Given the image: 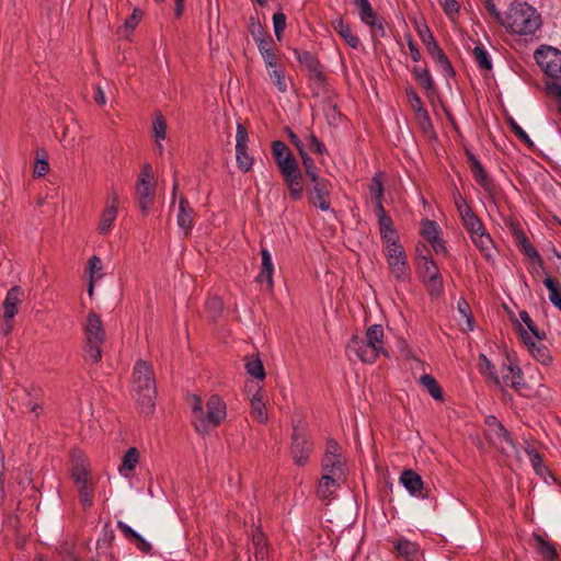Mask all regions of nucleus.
Instances as JSON below:
<instances>
[{
  "label": "nucleus",
  "mask_w": 561,
  "mask_h": 561,
  "mask_svg": "<svg viewBox=\"0 0 561 561\" xmlns=\"http://www.w3.org/2000/svg\"><path fill=\"white\" fill-rule=\"evenodd\" d=\"M188 402L192 410V424L199 434H208L220 426L227 417V404L218 394H211L205 405L196 394H191Z\"/></svg>",
  "instance_id": "f257e3e1"
},
{
  "label": "nucleus",
  "mask_w": 561,
  "mask_h": 561,
  "mask_svg": "<svg viewBox=\"0 0 561 561\" xmlns=\"http://www.w3.org/2000/svg\"><path fill=\"white\" fill-rule=\"evenodd\" d=\"M346 348L350 354L366 364H374L380 355L389 357L385 330L380 324L369 325L363 335H353Z\"/></svg>",
  "instance_id": "f03ea898"
},
{
  "label": "nucleus",
  "mask_w": 561,
  "mask_h": 561,
  "mask_svg": "<svg viewBox=\"0 0 561 561\" xmlns=\"http://www.w3.org/2000/svg\"><path fill=\"white\" fill-rule=\"evenodd\" d=\"M502 24L512 33L530 35L540 27L541 16L527 2H513L502 20Z\"/></svg>",
  "instance_id": "7ed1b4c3"
},
{
  "label": "nucleus",
  "mask_w": 561,
  "mask_h": 561,
  "mask_svg": "<svg viewBox=\"0 0 561 561\" xmlns=\"http://www.w3.org/2000/svg\"><path fill=\"white\" fill-rule=\"evenodd\" d=\"M133 392L141 411L149 414L154 409L156 381L151 367L145 360H138L133 371Z\"/></svg>",
  "instance_id": "20e7f679"
},
{
  "label": "nucleus",
  "mask_w": 561,
  "mask_h": 561,
  "mask_svg": "<svg viewBox=\"0 0 561 561\" xmlns=\"http://www.w3.org/2000/svg\"><path fill=\"white\" fill-rule=\"evenodd\" d=\"M83 330L87 359L91 363H98L102 358V346L105 341V331L100 317L94 312H90L85 319Z\"/></svg>",
  "instance_id": "39448f33"
},
{
  "label": "nucleus",
  "mask_w": 561,
  "mask_h": 561,
  "mask_svg": "<svg viewBox=\"0 0 561 561\" xmlns=\"http://www.w3.org/2000/svg\"><path fill=\"white\" fill-rule=\"evenodd\" d=\"M135 194L140 210L142 214L147 215L156 196V181L150 163H145L141 167L135 188Z\"/></svg>",
  "instance_id": "423d86ee"
},
{
  "label": "nucleus",
  "mask_w": 561,
  "mask_h": 561,
  "mask_svg": "<svg viewBox=\"0 0 561 561\" xmlns=\"http://www.w3.org/2000/svg\"><path fill=\"white\" fill-rule=\"evenodd\" d=\"M485 435L486 438L499 448V450L507 457L518 456V451L513 443L512 437L504 426L493 415L485 417Z\"/></svg>",
  "instance_id": "0eeeda50"
},
{
  "label": "nucleus",
  "mask_w": 561,
  "mask_h": 561,
  "mask_svg": "<svg viewBox=\"0 0 561 561\" xmlns=\"http://www.w3.org/2000/svg\"><path fill=\"white\" fill-rule=\"evenodd\" d=\"M323 473L336 476L337 479H345L346 459L342 447L334 440L328 439L322 459Z\"/></svg>",
  "instance_id": "6e6552de"
},
{
  "label": "nucleus",
  "mask_w": 561,
  "mask_h": 561,
  "mask_svg": "<svg viewBox=\"0 0 561 561\" xmlns=\"http://www.w3.org/2000/svg\"><path fill=\"white\" fill-rule=\"evenodd\" d=\"M383 254L391 274L397 279H405L408 276V257L400 242L383 245Z\"/></svg>",
  "instance_id": "1a4fd4ad"
},
{
  "label": "nucleus",
  "mask_w": 561,
  "mask_h": 561,
  "mask_svg": "<svg viewBox=\"0 0 561 561\" xmlns=\"http://www.w3.org/2000/svg\"><path fill=\"white\" fill-rule=\"evenodd\" d=\"M540 69L551 79L561 78V51L551 46H542L535 53Z\"/></svg>",
  "instance_id": "9d476101"
},
{
  "label": "nucleus",
  "mask_w": 561,
  "mask_h": 561,
  "mask_svg": "<svg viewBox=\"0 0 561 561\" xmlns=\"http://www.w3.org/2000/svg\"><path fill=\"white\" fill-rule=\"evenodd\" d=\"M119 197L117 192L112 191L104 201V207L99 216L98 232L107 236L112 232L118 215Z\"/></svg>",
  "instance_id": "9b49d317"
},
{
  "label": "nucleus",
  "mask_w": 561,
  "mask_h": 561,
  "mask_svg": "<svg viewBox=\"0 0 561 561\" xmlns=\"http://www.w3.org/2000/svg\"><path fill=\"white\" fill-rule=\"evenodd\" d=\"M501 388L510 387L515 391L526 394L527 385L524 381L522 369L513 359L507 357V363H504L501 371Z\"/></svg>",
  "instance_id": "f8f14e48"
},
{
  "label": "nucleus",
  "mask_w": 561,
  "mask_h": 561,
  "mask_svg": "<svg viewBox=\"0 0 561 561\" xmlns=\"http://www.w3.org/2000/svg\"><path fill=\"white\" fill-rule=\"evenodd\" d=\"M354 5L360 21L370 27L371 36L374 38L382 37L385 35L382 21L377 16L370 2L368 0H354Z\"/></svg>",
  "instance_id": "ddd939ff"
},
{
  "label": "nucleus",
  "mask_w": 561,
  "mask_h": 561,
  "mask_svg": "<svg viewBox=\"0 0 561 561\" xmlns=\"http://www.w3.org/2000/svg\"><path fill=\"white\" fill-rule=\"evenodd\" d=\"M272 151L282 175L299 170L298 162L285 142L280 140L273 141Z\"/></svg>",
  "instance_id": "4468645a"
},
{
  "label": "nucleus",
  "mask_w": 561,
  "mask_h": 561,
  "mask_svg": "<svg viewBox=\"0 0 561 561\" xmlns=\"http://www.w3.org/2000/svg\"><path fill=\"white\" fill-rule=\"evenodd\" d=\"M312 444L305 432L298 427L293 431L291 455L297 466H305L309 460Z\"/></svg>",
  "instance_id": "2eb2a0df"
},
{
  "label": "nucleus",
  "mask_w": 561,
  "mask_h": 561,
  "mask_svg": "<svg viewBox=\"0 0 561 561\" xmlns=\"http://www.w3.org/2000/svg\"><path fill=\"white\" fill-rule=\"evenodd\" d=\"M399 482L413 497L424 500L430 496L422 477L412 469L403 470L400 474Z\"/></svg>",
  "instance_id": "dca6fc26"
},
{
  "label": "nucleus",
  "mask_w": 561,
  "mask_h": 561,
  "mask_svg": "<svg viewBox=\"0 0 561 561\" xmlns=\"http://www.w3.org/2000/svg\"><path fill=\"white\" fill-rule=\"evenodd\" d=\"M421 234L432 245L437 254H446V245L440 238L442 230L439 226L430 219H423L421 222Z\"/></svg>",
  "instance_id": "f3484780"
},
{
  "label": "nucleus",
  "mask_w": 561,
  "mask_h": 561,
  "mask_svg": "<svg viewBox=\"0 0 561 561\" xmlns=\"http://www.w3.org/2000/svg\"><path fill=\"white\" fill-rule=\"evenodd\" d=\"M520 337L536 360L542 365H549L552 362V357L548 347L543 344V340L530 336L527 330L524 329H520Z\"/></svg>",
  "instance_id": "a211bd4d"
},
{
  "label": "nucleus",
  "mask_w": 561,
  "mask_h": 561,
  "mask_svg": "<svg viewBox=\"0 0 561 561\" xmlns=\"http://www.w3.org/2000/svg\"><path fill=\"white\" fill-rule=\"evenodd\" d=\"M311 182L313 186L309 193L310 203L322 211L330 210L331 203L329 201L330 191L328 181L318 179Z\"/></svg>",
  "instance_id": "6ab92c4d"
},
{
  "label": "nucleus",
  "mask_w": 561,
  "mask_h": 561,
  "mask_svg": "<svg viewBox=\"0 0 561 561\" xmlns=\"http://www.w3.org/2000/svg\"><path fill=\"white\" fill-rule=\"evenodd\" d=\"M376 215L378 218L379 233L382 244L400 242L398 231L393 226V220L386 213L385 208L380 207L379 210H376Z\"/></svg>",
  "instance_id": "aec40b11"
},
{
  "label": "nucleus",
  "mask_w": 561,
  "mask_h": 561,
  "mask_svg": "<svg viewBox=\"0 0 561 561\" xmlns=\"http://www.w3.org/2000/svg\"><path fill=\"white\" fill-rule=\"evenodd\" d=\"M247 391L250 396L251 415L259 423L267 421V412L263 401L262 389L257 385H248Z\"/></svg>",
  "instance_id": "412c9836"
},
{
  "label": "nucleus",
  "mask_w": 561,
  "mask_h": 561,
  "mask_svg": "<svg viewBox=\"0 0 561 561\" xmlns=\"http://www.w3.org/2000/svg\"><path fill=\"white\" fill-rule=\"evenodd\" d=\"M274 271L275 267L271 252L266 248L261 247V270L255 279L259 284H264L268 291H272L274 287Z\"/></svg>",
  "instance_id": "4be33fe9"
},
{
  "label": "nucleus",
  "mask_w": 561,
  "mask_h": 561,
  "mask_svg": "<svg viewBox=\"0 0 561 561\" xmlns=\"http://www.w3.org/2000/svg\"><path fill=\"white\" fill-rule=\"evenodd\" d=\"M24 298V291L20 286L11 287L2 304L3 317L5 320H12L19 311V306Z\"/></svg>",
  "instance_id": "5701e85b"
},
{
  "label": "nucleus",
  "mask_w": 561,
  "mask_h": 561,
  "mask_svg": "<svg viewBox=\"0 0 561 561\" xmlns=\"http://www.w3.org/2000/svg\"><path fill=\"white\" fill-rule=\"evenodd\" d=\"M72 461V478L77 488L91 484L89 478V462L85 457L80 451H73Z\"/></svg>",
  "instance_id": "b1692460"
},
{
  "label": "nucleus",
  "mask_w": 561,
  "mask_h": 561,
  "mask_svg": "<svg viewBox=\"0 0 561 561\" xmlns=\"http://www.w3.org/2000/svg\"><path fill=\"white\" fill-rule=\"evenodd\" d=\"M393 550L404 561H420L421 553L419 546L405 538H398L393 541Z\"/></svg>",
  "instance_id": "393cba45"
},
{
  "label": "nucleus",
  "mask_w": 561,
  "mask_h": 561,
  "mask_svg": "<svg viewBox=\"0 0 561 561\" xmlns=\"http://www.w3.org/2000/svg\"><path fill=\"white\" fill-rule=\"evenodd\" d=\"M417 264L424 278L434 285L439 284V271L436 263L425 254L417 255Z\"/></svg>",
  "instance_id": "a878e982"
},
{
  "label": "nucleus",
  "mask_w": 561,
  "mask_h": 561,
  "mask_svg": "<svg viewBox=\"0 0 561 561\" xmlns=\"http://www.w3.org/2000/svg\"><path fill=\"white\" fill-rule=\"evenodd\" d=\"M344 480L330 473H323L317 490L318 496L322 500L330 499Z\"/></svg>",
  "instance_id": "bb28decb"
},
{
  "label": "nucleus",
  "mask_w": 561,
  "mask_h": 561,
  "mask_svg": "<svg viewBox=\"0 0 561 561\" xmlns=\"http://www.w3.org/2000/svg\"><path fill=\"white\" fill-rule=\"evenodd\" d=\"M176 219L180 229L187 234L193 227V208L183 196H181L179 201V213Z\"/></svg>",
  "instance_id": "cd10ccee"
},
{
  "label": "nucleus",
  "mask_w": 561,
  "mask_h": 561,
  "mask_svg": "<svg viewBox=\"0 0 561 561\" xmlns=\"http://www.w3.org/2000/svg\"><path fill=\"white\" fill-rule=\"evenodd\" d=\"M431 57L434 59L438 68L448 77L454 76L453 66L447 58L446 54L439 47L438 43H431V46L426 48Z\"/></svg>",
  "instance_id": "c85d7f7f"
},
{
  "label": "nucleus",
  "mask_w": 561,
  "mask_h": 561,
  "mask_svg": "<svg viewBox=\"0 0 561 561\" xmlns=\"http://www.w3.org/2000/svg\"><path fill=\"white\" fill-rule=\"evenodd\" d=\"M284 181L288 187L289 195L294 201H299L302 197V174L300 170L289 172L283 175Z\"/></svg>",
  "instance_id": "c756f323"
},
{
  "label": "nucleus",
  "mask_w": 561,
  "mask_h": 561,
  "mask_svg": "<svg viewBox=\"0 0 561 561\" xmlns=\"http://www.w3.org/2000/svg\"><path fill=\"white\" fill-rule=\"evenodd\" d=\"M332 26L334 31L350 45L352 48L357 49L360 46V41L357 35H355L348 24H346L342 19H336L332 22Z\"/></svg>",
  "instance_id": "7c9ffc66"
},
{
  "label": "nucleus",
  "mask_w": 561,
  "mask_h": 561,
  "mask_svg": "<svg viewBox=\"0 0 561 561\" xmlns=\"http://www.w3.org/2000/svg\"><path fill=\"white\" fill-rule=\"evenodd\" d=\"M470 239L486 260H491L493 257V240L486 230L480 231V233L471 237Z\"/></svg>",
  "instance_id": "2f4dec72"
},
{
  "label": "nucleus",
  "mask_w": 561,
  "mask_h": 561,
  "mask_svg": "<svg viewBox=\"0 0 561 561\" xmlns=\"http://www.w3.org/2000/svg\"><path fill=\"white\" fill-rule=\"evenodd\" d=\"M534 547L545 561H557L558 556L553 545L546 541L540 535H533Z\"/></svg>",
  "instance_id": "473e14b6"
},
{
  "label": "nucleus",
  "mask_w": 561,
  "mask_h": 561,
  "mask_svg": "<svg viewBox=\"0 0 561 561\" xmlns=\"http://www.w3.org/2000/svg\"><path fill=\"white\" fill-rule=\"evenodd\" d=\"M266 72L271 82L276 87L279 93H286L288 91L289 79L283 66L268 69Z\"/></svg>",
  "instance_id": "72a5a7b5"
},
{
  "label": "nucleus",
  "mask_w": 561,
  "mask_h": 561,
  "mask_svg": "<svg viewBox=\"0 0 561 561\" xmlns=\"http://www.w3.org/2000/svg\"><path fill=\"white\" fill-rule=\"evenodd\" d=\"M117 528L123 533V535L129 539L134 540L137 545V548L144 552H148L151 549V545L146 541L137 531H135L130 526L126 523L118 520Z\"/></svg>",
  "instance_id": "f704fd0d"
},
{
  "label": "nucleus",
  "mask_w": 561,
  "mask_h": 561,
  "mask_svg": "<svg viewBox=\"0 0 561 561\" xmlns=\"http://www.w3.org/2000/svg\"><path fill=\"white\" fill-rule=\"evenodd\" d=\"M369 194L371 201L375 205V209L379 210L382 205V196H383V183H382V173H376L369 184Z\"/></svg>",
  "instance_id": "c9c22d12"
},
{
  "label": "nucleus",
  "mask_w": 561,
  "mask_h": 561,
  "mask_svg": "<svg viewBox=\"0 0 561 561\" xmlns=\"http://www.w3.org/2000/svg\"><path fill=\"white\" fill-rule=\"evenodd\" d=\"M139 461V451L136 447H130L123 456L122 463L118 471L122 476L127 477L133 471Z\"/></svg>",
  "instance_id": "e433bc0d"
},
{
  "label": "nucleus",
  "mask_w": 561,
  "mask_h": 561,
  "mask_svg": "<svg viewBox=\"0 0 561 561\" xmlns=\"http://www.w3.org/2000/svg\"><path fill=\"white\" fill-rule=\"evenodd\" d=\"M478 368L480 374L491 380L494 385H501L500 376L496 374L495 366L484 354H480L479 356Z\"/></svg>",
  "instance_id": "4c0bfd02"
},
{
  "label": "nucleus",
  "mask_w": 561,
  "mask_h": 561,
  "mask_svg": "<svg viewBox=\"0 0 561 561\" xmlns=\"http://www.w3.org/2000/svg\"><path fill=\"white\" fill-rule=\"evenodd\" d=\"M244 367L251 377L260 380L265 378V369L259 355L247 356Z\"/></svg>",
  "instance_id": "58836bf2"
},
{
  "label": "nucleus",
  "mask_w": 561,
  "mask_h": 561,
  "mask_svg": "<svg viewBox=\"0 0 561 561\" xmlns=\"http://www.w3.org/2000/svg\"><path fill=\"white\" fill-rule=\"evenodd\" d=\"M469 160L471 162V171L477 183H479L484 190L490 191L491 182L480 161L476 159L473 156H470Z\"/></svg>",
  "instance_id": "ea45409f"
},
{
  "label": "nucleus",
  "mask_w": 561,
  "mask_h": 561,
  "mask_svg": "<svg viewBox=\"0 0 561 561\" xmlns=\"http://www.w3.org/2000/svg\"><path fill=\"white\" fill-rule=\"evenodd\" d=\"M152 129L156 138V144L162 152L163 146L162 140L167 137V123L165 119L162 117V115L158 114L154 116L153 123H152Z\"/></svg>",
  "instance_id": "a19ab883"
},
{
  "label": "nucleus",
  "mask_w": 561,
  "mask_h": 561,
  "mask_svg": "<svg viewBox=\"0 0 561 561\" xmlns=\"http://www.w3.org/2000/svg\"><path fill=\"white\" fill-rule=\"evenodd\" d=\"M412 73L423 89L426 91L434 89V81L427 68L416 66L412 69Z\"/></svg>",
  "instance_id": "79ce46f5"
},
{
  "label": "nucleus",
  "mask_w": 561,
  "mask_h": 561,
  "mask_svg": "<svg viewBox=\"0 0 561 561\" xmlns=\"http://www.w3.org/2000/svg\"><path fill=\"white\" fill-rule=\"evenodd\" d=\"M252 542L254 546V557L256 561H265L267 558V547L264 534L261 531L253 534Z\"/></svg>",
  "instance_id": "37998d69"
},
{
  "label": "nucleus",
  "mask_w": 561,
  "mask_h": 561,
  "mask_svg": "<svg viewBox=\"0 0 561 561\" xmlns=\"http://www.w3.org/2000/svg\"><path fill=\"white\" fill-rule=\"evenodd\" d=\"M421 385L428 391L435 400L443 399V390L436 379L431 375H423L420 379Z\"/></svg>",
  "instance_id": "c03bdc74"
},
{
  "label": "nucleus",
  "mask_w": 561,
  "mask_h": 561,
  "mask_svg": "<svg viewBox=\"0 0 561 561\" xmlns=\"http://www.w3.org/2000/svg\"><path fill=\"white\" fill-rule=\"evenodd\" d=\"M525 451L526 454L528 455L529 457V460L531 462V466L535 470V472L540 476V477H545L546 472H547V468L545 467V465L542 463V459H541V456L539 455V453L536 450V448H534L533 446L528 445L526 448H525Z\"/></svg>",
  "instance_id": "a18cd8bd"
},
{
  "label": "nucleus",
  "mask_w": 561,
  "mask_h": 561,
  "mask_svg": "<svg viewBox=\"0 0 561 561\" xmlns=\"http://www.w3.org/2000/svg\"><path fill=\"white\" fill-rule=\"evenodd\" d=\"M461 221L470 238L485 230L482 221L474 214L461 219Z\"/></svg>",
  "instance_id": "49530a36"
},
{
  "label": "nucleus",
  "mask_w": 561,
  "mask_h": 561,
  "mask_svg": "<svg viewBox=\"0 0 561 561\" xmlns=\"http://www.w3.org/2000/svg\"><path fill=\"white\" fill-rule=\"evenodd\" d=\"M519 318L520 320L523 321V323L527 327L528 329V333L530 336L533 337H536L538 340H545L546 339V333L540 331L535 322L531 320L530 316L528 314L527 311H520L519 312Z\"/></svg>",
  "instance_id": "de8ad7c7"
},
{
  "label": "nucleus",
  "mask_w": 561,
  "mask_h": 561,
  "mask_svg": "<svg viewBox=\"0 0 561 561\" xmlns=\"http://www.w3.org/2000/svg\"><path fill=\"white\" fill-rule=\"evenodd\" d=\"M518 245L520 251L528 257L534 259L537 261V263L541 266L542 260L537 252V250L531 245V243L528 241V239L522 234L518 239Z\"/></svg>",
  "instance_id": "09e8293b"
},
{
  "label": "nucleus",
  "mask_w": 561,
  "mask_h": 561,
  "mask_svg": "<svg viewBox=\"0 0 561 561\" xmlns=\"http://www.w3.org/2000/svg\"><path fill=\"white\" fill-rule=\"evenodd\" d=\"M88 273L92 282H98L103 277V264L100 257L92 256L88 262Z\"/></svg>",
  "instance_id": "8fccbe9b"
},
{
  "label": "nucleus",
  "mask_w": 561,
  "mask_h": 561,
  "mask_svg": "<svg viewBox=\"0 0 561 561\" xmlns=\"http://www.w3.org/2000/svg\"><path fill=\"white\" fill-rule=\"evenodd\" d=\"M238 168L242 172H249L253 164V158L248 153L247 148L236 149Z\"/></svg>",
  "instance_id": "3c124183"
},
{
  "label": "nucleus",
  "mask_w": 561,
  "mask_h": 561,
  "mask_svg": "<svg viewBox=\"0 0 561 561\" xmlns=\"http://www.w3.org/2000/svg\"><path fill=\"white\" fill-rule=\"evenodd\" d=\"M299 156L302 160V165H304L306 175L309 178V180L316 181V180L320 179L318 176V169L316 167L313 159L310 158L306 151L299 153Z\"/></svg>",
  "instance_id": "603ef678"
},
{
  "label": "nucleus",
  "mask_w": 561,
  "mask_h": 561,
  "mask_svg": "<svg viewBox=\"0 0 561 561\" xmlns=\"http://www.w3.org/2000/svg\"><path fill=\"white\" fill-rule=\"evenodd\" d=\"M473 56H474V59L480 68L485 69V70H490L492 68V62L489 58V54L483 47H481V46L474 47Z\"/></svg>",
  "instance_id": "864d4df0"
},
{
  "label": "nucleus",
  "mask_w": 561,
  "mask_h": 561,
  "mask_svg": "<svg viewBox=\"0 0 561 561\" xmlns=\"http://www.w3.org/2000/svg\"><path fill=\"white\" fill-rule=\"evenodd\" d=\"M80 502L84 508H89L93 503V486L92 483L78 488Z\"/></svg>",
  "instance_id": "5fc2aeb1"
},
{
  "label": "nucleus",
  "mask_w": 561,
  "mask_h": 561,
  "mask_svg": "<svg viewBox=\"0 0 561 561\" xmlns=\"http://www.w3.org/2000/svg\"><path fill=\"white\" fill-rule=\"evenodd\" d=\"M273 26L277 41H282L283 32L286 28V15L282 11L274 13Z\"/></svg>",
  "instance_id": "6e6d98bb"
},
{
  "label": "nucleus",
  "mask_w": 561,
  "mask_h": 561,
  "mask_svg": "<svg viewBox=\"0 0 561 561\" xmlns=\"http://www.w3.org/2000/svg\"><path fill=\"white\" fill-rule=\"evenodd\" d=\"M248 28L254 42L267 35L259 19L251 18Z\"/></svg>",
  "instance_id": "4d7b16f0"
},
{
  "label": "nucleus",
  "mask_w": 561,
  "mask_h": 561,
  "mask_svg": "<svg viewBox=\"0 0 561 561\" xmlns=\"http://www.w3.org/2000/svg\"><path fill=\"white\" fill-rule=\"evenodd\" d=\"M248 140L249 137L247 128L242 124H238L236 134V149L248 148Z\"/></svg>",
  "instance_id": "13d9d810"
},
{
  "label": "nucleus",
  "mask_w": 561,
  "mask_h": 561,
  "mask_svg": "<svg viewBox=\"0 0 561 561\" xmlns=\"http://www.w3.org/2000/svg\"><path fill=\"white\" fill-rule=\"evenodd\" d=\"M442 7L445 14L451 20H454L459 12V3L457 0H443Z\"/></svg>",
  "instance_id": "bf43d9fd"
},
{
  "label": "nucleus",
  "mask_w": 561,
  "mask_h": 561,
  "mask_svg": "<svg viewBox=\"0 0 561 561\" xmlns=\"http://www.w3.org/2000/svg\"><path fill=\"white\" fill-rule=\"evenodd\" d=\"M49 171V163L45 158H37L33 169L34 178H42Z\"/></svg>",
  "instance_id": "052dcab7"
},
{
  "label": "nucleus",
  "mask_w": 561,
  "mask_h": 561,
  "mask_svg": "<svg viewBox=\"0 0 561 561\" xmlns=\"http://www.w3.org/2000/svg\"><path fill=\"white\" fill-rule=\"evenodd\" d=\"M414 112H415V116H416L421 127L423 128V130L426 131V130L431 129L432 122H431L427 111L424 107H421V108L417 107Z\"/></svg>",
  "instance_id": "680f3d73"
},
{
  "label": "nucleus",
  "mask_w": 561,
  "mask_h": 561,
  "mask_svg": "<svg viewBox=\"0 0 561 561\" xmlns=\"http://www.w3.org/2000/svg\"><path fill=\"white\" fill-rule=\"evenodd\" d=\"M546 90L550 95H553L558 99L559 112L561 113V83L553 80H548L546 82Z\"/></svg>",
  "instance_id": "e2e57ef3"
},
{
  "label": "nucleus",
  "mask_w": 561,
  "mask_h": 561,
  "mask_svg": "<svg viewBox=\"0 0 561 561\" xmlns=\"http://www.w3.org/2000/svg\"><path fill=\"white\" fill-rule=\"evenodd\" d=\"M458 311L466 319L467 330L472 331L473 323H472V318L470 316V308H469V305L465 300H460L458 302Z\"/></svg>",
  "instance_id": "0e129e2a"
},
{
  "label": "nucleus",
  "mask_w": 561,
  "mask_h": 561,
  "mask_svg": "<svg viewBox=\"0 0 561 561\" xmlns=\"http://www.w3.org/2000/svg\"><path fill=\"white\" fill-rule=\"evenodd\" d=\"M307 140L310 149L313 152L318 154H323L327 151L324 144L320 141L313 134H309Z\"/></svg>",
  "instance_id": "69168bd1"
},
{
  "label": "nucleus",
  "mask_w": 561,
  "mask_h": 561,
  "mask_svg": "<svg viewBox=\"0 0 561 561\" xmlns=\"http://www.w3.org/2000/svg\"><path fill=\"white\" fill-rule=\"evenodd\" d=\"M261 56L264 61L266 70L282 66L280 62L278 61L276 54L274 53V49H272L271 51L265 50V54Z\"/></svg>",
  "instance_id": "338daca9"
},
{
  "label": "nucleus",
  "mask_w": 561,
  "mask_h": 561,
  "mask_svg": "<svg viewBox=\"0 0 561 561\" xmlns=\"http://www.w3.org/2000/svg\"><path fill=\"white\" fill-rule=\"evenodd\" d=\"M419 35L426 48L431 46V43H437V41L434 38L432 32L430 31V28L426 25L419 28Z\"/></svg>",
  "instance_id": "774afa93"
}]
</instances>
